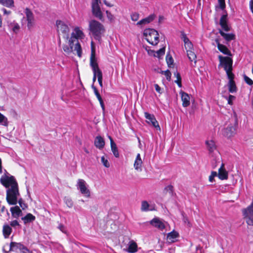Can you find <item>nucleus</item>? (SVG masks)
Returning a JSON list of instances; mask_svg holds the SVG:
<instances>
[{"label":"nucleus","mask_w":253,"mask_h":253,"mask_svg":"<svg viewBox=\"0 0 253 253\" xmlns=\"http://www.w3.org/2000/svg\"><path fill=\"white\" fill-rule=\"evenodd\" d=\"M5 170V173L0 179V183L6 188V201L10 205H15L18 202V197L19 196L18 183L13 176H8Z\"/></svg>","instance_id":"f257e3e1"},{"label":"nucleus","mask_w":253,"mask_h":253,"mask_svg":"<svg viewBox=\"0 0 253 253\" xmlns=\"http://www.w3.org/2000/svg\"><path fill=\"white\" fill-rule=\"evenodd\" d=\"M89 34L94 38L99 41L105 32L104 26L95 20H91L89 23Z\"/></svg>","instance_id":"f03ea898"},{"label":"nucleus","mask_w":253,"mask_h":253,"mask_svg":"<svg viewBox=\"0 0 253 253\" xmlns=\"http://www.w3.org/2000/svg\"><path fill=\"white\" fill-rule=\"evenodd\" d=\"M144 36L146 41L150 44L155 45L159 42V35L157 31L152 29L145 30Z\"/></svg>","instance_id":"7ed1b4c3"},{"label":"nucleus","mask_w":253,"mask_h":253,"mask_svg":"<svg viewBox=\"0 0 253 253\" xmlns=\"http://www.w3.org/2000/svg\"><path fill=\"white\" fill-rule=\"evenodd\" d=\"M218 59L219 60V67L221 66L224 68L227 76L233 75L232 72L233 60L232 58L229 57L219 55Z\"/></svg>","instance_id":"20e7f679"},{"label":"nucleus","mask_w":253,"mask_h":253,"mask_svg":"<svg viewBox=\"0 0 253 253\" xmlns=\"http://www.w3.org/2000/svg\"><path fill=\"white\" fill-rule=\"evenodd\" d=\"M56 24L58 35H62L64 38L68 40L69 39L70 32V29L68 25L64 22L61 20H57Z\"/></svg>","instance_id":"39448f33"},{"label":"nucleus","mask_w":253,"mask_h":253,"mask_svg":"<svg viewBox=\"0 0 253 253\" xmlns=\"http://www.w3.org/2000/svg\"><path fill=\"white\" fill-rule=\"evenodd\" d=\"M242 211L247 223L249 225L253 226V200L251 205Z\"/></svg>","instance_id":"423d86ee"},{"label":"nucleus","mask_w":253,"mask_h":253,"mask_svg":"<svg viewBox=\"0 0 253 253\" xmlns=\"http://www.w3.org/2000/svg\"><path fill=\"white\" fill-rule=\"evenodd\" d=\"M77 187L81 193L86 197H90V191L86 187L85 181L82 179H79L77 184Z\"/></svg>","instance_id":"0eeeda50"},{"label":"nucleus","mask_w":253,"mask_h":253,"mask_svg":"<svg viewBox=\"0 0 253 253\" xmlns=\"http://www.w3.org/2000/svg\"><path fill=\"white\" fill-rule=\"evenodd\" d=\"M84 34L82 30L79 27H76L74 32L71 34V37L69 39L70 44L74 43L76 42H78L79 39H83Z\"/></svg>","instance_id":"6e6552de"},{"label":"nucleus","mask_w":253,"mask_h":253,"mask_svg":"<svg viewBox=\"0 0 253 253\" xmlns=\"http://www.w3.org/2000/svg\"><path fill=\"white\" fill-rule=\"evenodd\" d=\"M99 2H91L92 12L93 15L101 21L104 20L102 12L99 5Z\"/></svg>","instance_id":"1a4fd4ad"},{"label":"nucleus","mask_w":253,"mask_h":253,"mask_svg":"<svg viewBox=\"0 0 253 253\" xmlns=\"http://www.w3.org/2000/svg\"><path fill=\"white\" fill-rule=\"evenodd\" d=\"M237 126V123L235 122L233 124L229 125L222 130L223 135L228 138L233 136L236 133Z\"/></svg>","instance_id":"9d476101"},{"label":"nucleus","mask_w":253,"mask_h":253,"mask_svg":"<svg viewBox=\"0 0 253 253\" xmlns=\"http://www.w3.org/2000/svg\"><path fill=\"white\" fill-rule=\"evenodd\" d=\"M26 18L27 21V27L28 29H31L35 25V20L34 15L32 11L28 8L25 9Z\"/></svg>","instance_id":"9b49d317"},{"label":"nucleus","mask_w":253,"mask_h":253,"mask_svg":"<svg viewBox=\"0 0 253 253\" xmlns=\"http://www.w3.org/2000/svg\"><path fill=\"white\" fill-rule=\"evenodd\" d=\"M144 116L147 119V123L152 125L157 130H160L161 128L158 121L156 120L155 116L153 114H149L147 112L144 113Z\"/></svg>","instance_id":"f8f14e48"},{"label":"nucleus","mask_w":253,"mask_h":253,"mask_svg":"<svg viewBox=\"0 0 253 253\" xmlns=\"http://www.w3.org/2000/svg\"><path fill=\"white\" fill-rule=\"evenodd\" d=\"M90 65L92 68L93 72L101 71L99 68L97 61L95 58V51L94 48L92 47L91 53L90 58Z\"/></svg>","instance_id":"ddd939ff"},{"label":"nucleus","mask_w":253,"mask_h":253,"mask_svg":"<svg viewBox=\"0 0 253 253\" xmlns=\"http://www.w3.org/2000/svg\"><path fill=\"white\" fill-rule=\"evenodd\" d=\"M180 94L181 95V100L182 101V106L184 107H187L188 106H189V105L190 104V95L188 93H187L183 91H181L180 92Z\"/></svg>","instance_id":"4468645a"},{"label":"nucleus","mask_w":253,"mask_h":253,"mask_svg":"<svg viewBox=\"0 0 253 253\" xmlns=\"http://www.w3.org/2000/svg\"><path fill=\"white\" fill-rule=\"evenodd\" d=\"M228 78L229 79V82H228V86H229V91L231 93H233L236 91V86L235 84V83L233 79L234 78V74L233 75H228L227 76Z\"/></svg>","instance_id":"2eb2a0df"},{"label":"nucleus","mask_w":253,"mask_h":253,"mask_svg":"<svg viewBox=\"0 0 253 253\" xmlns=\"http://www.w3.org/2000/svg\"><path fill=\"white\" fill-rule=\"evenodd\" d=\"M143 161L141 158L140 154H137L134 163V168L135 170L138 171H142Z\"/></svg>","instance_id":"dca6fc26"},{"label":"nucleus","mask_w":253,"mask_h":253,"mask_svg":"<svg viewBox=\"0 0 253 253\" xmlns=\"http://www.w3.org/2000/svg\"><path fill=\"white\" fill-rule=\"evenodd\" d=\"M21 244L19 243L12 242L9 245V248L8 250L6 251L5 250V248L6 247H9V245L8 244H6L3 247L2 251L4 252V253H8L10 251H14L16 249H18V248H19Z\"/></svg>","instance_id":"f3484780"},{"label":"nucleus","mask_w":253,"mask_h":253,"mask_svg":"<svg viewBox=\"0 0 253 253\" xmlns=\"http://www.w3.org/2000/svg\"><path fill=\"white\" fill-rule=\"evenodd\" d=\"M150 223L153 226L160 229H163L165 228V224L163 221L159 218H154L151 221Z\"/></svg>","instance_id":"a211bd4d"},{"label":"nucleus","mask_w":253,"mask_h":253,"mask_svg":"<svg viewBox=\"0 0 253 253\" xmlns=\"http://www.w3.org/2000/svg\"><path fill=\"white\" fill-rule=\"evenodd\" d=\"M227 15L223 14L220 18L219 24L222 29L226 32L230 30V27L227 24Z\"/></svg>","instance_id":"6ab92c4d"},{"label":"nucleus","mask_w":253,"mask_h":253,"mask_svg":"<svg viewBox=\"0 0 253 253\" xmlns=\"http://www.w3.org/2000/svg\"><path fill=\"white\" fill-rule=\"evenodd\" d=\"M215 42L217 43V48L220 52L228 56L232 55L230 51L227 48V47L225 45L220 43L218 39L215 40Z\"/></svg>","instance_id":"aec40b11"},{"label":"nucleus","mask_w":253,"mask_h":253,"mask_svg":"<svg viewBox=\"0 0 253 253\" xmlns=\"http://www.w3.org/2000/svg\"><path fill=\"white\" fill-rule=\"evenodd\" d=\"M224 165L221 164L220 168L218 169V176L221 180L227 179L228 178V172L224 169Z\"/></svg>","instance_id":"412c9836"},{"label":"nucleus","mask_w":253,"mask_h":253,"mask_svg":"<svg viewBox=\"0 0 253 253\" xmlns=\"http://www.w3.org/2000/svg\"><path fill=\"white\" fill-rule=\"evenodd\" d=\"M179 236L178 233L174 231H173L168 234L167 240L169 243H172L177 241V238Z\"/></svg>","instance_id":"4be33fe9"},{"label":"nucleus","mask_w":253,"mask_h":253,"mask_svg":"<svg viewBox=\"0 0 253 253\" xmlns=\"http://www.w3.org/2000/svg\"><path fill=\"white\" fill-rule=\"evenodd\" d=\"M94 145L97 148L102 149L105 145L103 138L100 136H96L94 140Z\"/></svg>","instance_id":"5701e85b"},{"label":"nucleus","mask_w":253,"mask_h":253,"mask_svg":"<svg viewBox=\"0 0 253 253\" xmlns=\"http://www.w3.org/2000/svg\"><path fill=\"white\" fill-rule=\"evenodd\" d=\"M12 215L13 217L17 218L22 214V211L18 206H15L10 208Z\"/></svg>","instance_id":"b1692460"},{"label":"nucleus","mask_w":253,"mask_h":253,"mask_svg":"<svg viewBox=\"0 0 253 253\" xmlns=\"http://www.w3.org/2000/svg\"><path fill=\"white\" fill-rule=\"evenodd\" d=\"M92 88L93 89L94 92L97 98L98 101H99L100 104L101 105V107L102 109V110L104 111L105 110V105L103 101V99L100 95L99 93L98 92L96 87L94 86L93 85H92Z\"/></svg>","instance_id":"393cba45"},{"label":"nucleus","mask_w":253,"mask_h":253,"mask_svg":"<svg viewBox=\"0 0 253 253\" xmlns=\"http://www.w3.org/2000/svg\"><path fill=\"white\" fill-rule=\"evenodd\" d=\"M155 18V16L154 15H149L148 17L144 18L137 23V25H145L146 24L149 23L151 21H152Z\"/></svg>","instance_id":"a878e982"},{"label":"nucleus","mask_w":253,"mask_h":253,"mask_svg":"<svg viewBox=\"0 0 253 253\" xmlns=\"http://www.w3.org/2000/svg\"><path fill=\"white\" fill-rule=\"evenodd\" d=\"M128 247L127 249V251L128 253H134L137 251V244L133 242V241H131L128 243Z\"/></svg>","instance_id":"bb28decb"},{"label":"nucleus","mask_w":253,"mask_h":253,"mask_svg":"<svg viewBox=\"0 0 253 253\" xmlns=\"http://www.w3.org/2000/svg\"><path fill=\"white\" fill-rule=\"evenodd\" d=\"M219 32L220 34L224 38V39L227 42L235 39V36L233 34H226L221 30H219Z\"/></svg>","instance_id":"cd10ccee"},{"label":"nucleus","mask_w":253,"mask_h":253,"mask_svg":"<svg viewBox=\"0 0 253 253\" xmlns=\"http://www.w3.org/2000/svg\"><path fill=\"white\" fill-rule=\"evenodd\" d=\"M0 3L7 7H13L14 6L13 0H0Z\"/></svg>","instance_id":"c85d7f7f"},{"label":"nucleus","mask_w":253,"mask_h":253,"mask_svg":"<svg viewBox=\"0 0 253 253\" xmlns=\"http://www.w3.org/2000/svg\"><path fill=\"white\" fill-rule=\"evenodd\" d=\"M12 231L11 228L8 225H4L3 227V234L5 238L9 237Z\"/></svg>","instance_id":"c756f323"},{"label":"nucleus","mask_w":253,"mask_h":253,"mask_svg":"<svg viewBox=\"0 0 253 253\" xmlns=\"http://www.w3.org/2000/svg\"><path fill=\"white\" fill-rule=\"evenodd\" d=\"M25 224L32 222L35 219V216L31 213H28L25 216L22 218Z\"/></svg>","instance_id":"7c9ffc66"},{"label":"nucleus","mask_w":253,"mask_h":253,"mask_svg":"<svg viewBox=\"0 0 253 253\" xmlns=\"http://www.w3.org/2000/svg\"><path fill=\"white\" fill-rule=\"evenodd\" d=\"M187 56L189 60L191 62L194 61L195 64L196 63V55L194 52L191 50H187Z\"/></svg>","instance_id":"2f4dec72"},{"label":"nucleus","mask_w":253,"mask_h":253,"mask_svg":"<svg viewBox=\"0 0 253 253\" xmlns=\"http://www.w3.org/2000/svg\"><path fill=\"white\" fill-rule=\"evenodd\" d=\"M206 143L207 145L208 149L210 152H213L216 149V146L214 142L212 140L207 141Z\"/></svg>","instance_id":"473e14b6"},{"label":"nucleus","mask_w":253,"mask_h":253,"mask_svg":"<svg viewBox=\"0 0 253 253\" xmlns=\"http://www.w3.org/2000/svg\"><path fill=\"white\" fill-rule=\"evenodd\" d=\"M111 148L114 156L116 158H118L119 157V153L117 145L114 141H112V144H111Z\"/></svg>","instance_id":"72a5a7b5"},{"label":"nucleus","mask_w":253,"mask_h":253,"mask_svg":"<svg viewBox=\"0 0 253 253\" xmlns=\"http://www.w3.org/2000/svg\"><path fill=\"white\" fill-rule=\"evenodd\" d=\"M74 43H75V44H74L75 47H74V51H76L78 56L79 57H81L82 56V48H81V45L80 44L79 42H76Z\"/></svg>","instance_id":"f704fd0d"},{"label":"nucleus","mask_w":253,"mask_h":253,"mask_svg":"<svg viewBox=\"0 0 253 253\" xmlns=\"http://www.w3.org/2000/svg\"><path fill=\"white\" fill-rule=\"evenodd\" d=\"M69 47L66 45H64L63 47V50L67 54L70 53L73 51L74 43L70 44L69 42Z\"/></svg>","instance_id":"c9c22d12"},{"label":"nucleus","mask_w":253,"mask_h":253,"mask_svg":"<svg viewBox=\"0 0 253 253\" xmlns=\"http://www.w3.org/2000/svg\"><path fill=\"white\" fill-rule=\"evenodd\" d=\"M165 47H164L161 48L160 49L158 50L156 52L155 51V53H156L155 57H157L159 59H161V57L162 56H163L165 54Z\"/></svg>","instance_id":"e433bc0d"},{"label":"nucleus","mask_w":253,"mask_h":253,"mask_svg":"<svg viewBox=\"0 0 253 253\" xmlns=\"http://www.w3.org/2000/svg\"><path fill=\"white\" fill-rule=\"evenodd\" d=\"M0 124L7 126L8 125V121L7 118L0 113Z\"/></svg>","instance_id":"4c0bfd02"},{"label":"nucleus","mask_w":253,"mask_h":253,"mask_svg":"<svg viewBox=\"0 0 253 253\" xmlns=\"http://www.w3.org/2000/svg\"><path fill=\"white\" fill-rule=\"evenodd\" d=\"M101 161L104 167L107 168L110 167V163L108 162L106 157L104 156H102L101 157Z\"/></svg>","instance_id":"58836bf2"},{"label":"nucleus","mask_w":253,"mask_h":253,"mask_svg":"<svg viewBox=\"0 0 253 253\" xmlns=\"http://www.w3.org/2000/svg\"><path fill=\"white\" fill-rule=\"evenodd\" d=\"M166 61L168 66L170 67V66L173 64V60L172 56L169 54H167L166 56Z\"/></svg>","instance_id":"ea45409f"},{"label":"nucleus","mask_w":253,"mask_h":253,"mask_svg":"<svg viewBox=\"0 0 253 253\" xmlns=\"http://www.w3.org/2000/svg\"><path fill=\"white\" fill-rule=\"evenodd\" d=\"M149 207V204L146 201H143L141 204V210L142 211H148Z\"/></svg>","instance_id":"a19ab883"},{"label":"nucleus","mask_w":253,"mask_h":253,"mask_svg":"<svg viewBox=\"0 0 253 253\" xmlns=\"http://www.w3.org/2000/svg\"><path fill=\"white\" fill-rule=\"evenodd\" d=\"M65 202L66 204V205L69 208H71L73 206V202L72 200L70 198H65Z\"/></svg>","instance_id":"79ce46f5"},{"label":"nucleus","mask_w":253,"mask_h":253,"mask_svg":"<svg viewBox=\"0 0 253 253\" xmlns=\"http://www.w3.org/2000/svg\"><path fill=\"white\" fill-rule=\"evenodd\" d=\"M139 15L138 13L136 12H134L131 14V20L133 21H136L139 19Z\"/></svg>","instance_id":"37998d69"},{"label":"nucleus","mask_w":253,"mask_h":253,"mask_svg":"<svg viewBox=\"0 0 253 253\" xmlns=\"http://www.w3.org/2000/svg\"><path fill=\"white\" fill-rule=\"evenodd\" d=\"M225 98L227 100L228 103L229 105H232L233 101L235 99V97L232 95H229L228 98L227 97H225Z\"/></svg>","instance_id":"c03bdc74"},{"label":"nucleus","mask_w":253,"mask_h":253,"mask_svg":"<svg viewBox=\"0 0 253 253\" xmlns=\"http://www.w3.org/2000/svg\"><path fill=\"white\" fill-rule=\"evenodd\" d=\"M217 175V173L216 171H212L211 173V174L209 176V181L211 182H212L214 180V177L216 176Z\"/></svg>","instance_id":"a18cd8bd"},{"label":"nucleus","mask_w":253,"mask_h":253,"mask_svg":"<svg viewBox=\"0 0 253 253\" xmlns=\"http://www.w3.org/2000/svg\"><path fill=\"white\" fill-rule=\"evenodd\" d=\"M182 214L183 215V222L187 224L189 227H190L191 226V224L190 221H189L188 217L186 216H185L183 213H182Z\"/></svg>","instance_id":"49530a36"},{"label":"nucleus","mask_w":253,"mask_h":253,"mask_svg":"<svg viewBox=\"0 0 253 253\" xmlns=\"http://www.w3.org/2000/svg\"><path fill=\"white\" fill-rule=\"evenodd\" d=\"M164 74L166 77L167 80L170 81V78H171V75L170 72L169 70L164 71Z\"/></svg>","instance_id":"de8ad7c7"},{"label":"nucleus","mask_w":253,"mask_h":253,"mask_svg":"<svg viewBox=\"0 0 253 253\" xmlns=\"http://www.w3.org/2000/svg\"><path fill=\"white\" fill-rule=\"evenodd\" d=\"M98 81L99 85L102 86V72H99L98 74Z\"/></svg>","instance_id":"09e8293b"},{"label":"nucleus","mask_w":253,"mask_h":253,"mask_svg":"<svg viewBox=\"0 0 253 253\" xmlns=\"http://www.w3.org/2000/svg\"><path fill=\"white\" fill-rule=\"evenodd\" d=\"M181 39L183 40V42H184V44L187 43L188 42H190L189 40V39L187 37L185 34L184 33H182L181 35Z\"/></svg>","instance_id":"8fccbe9b"},{"label":"nucleus","mask_w":253,"mask_h":253,"mask_svg":"<svg viewBox=\"0 0 253 253\" xmlns=\"http://www.w3.org/2000/svg\"><path fill=\"white\" fill-rule=\"evenodd\" d=\"M244 80L246 83L249 85H252L253 84V81L246 75L244 76Z\"/></svg>","instance_id":"3c124183"},{"label":"nucleus","mask_w":253,"mask_h":253,"mask_svg":"<svg viewBox=\"0 0 253 253\" xmlns=\"http://www.w3.org/2000/svg\"><path fill=\"white\" fill-rule=\"evenodd\" d=\"M18 203L23 210H25V209L27 208V205L23 202V200L22 199H20L18 200Z\"/></svg>","instance_id":"603ef678"},{"label":"nucleus","mask_w":253,"mask_h":253,"mask_svg":"<svg viewBox=\"0 0 253 253\" xmlns=\"http://www.w3.org/2000/svg\"><path fill=\"white\" fill-rule=\"evenodd\" d=\"M193 47L192 43L191 42H188L185 44V47L186 50H191Z\"/></svg>","instance_id":"864d4df0"},{"label":"nucleus","mask_w":253,"mask_h":253,"mask_svg":"<svg viewBox=\"0 0 253 253\" xmlns=\"http://www.w3.org/2000/svg\"><path fill=\"white\" fill-rule=\"evenodd\" d=\"M220 7L222 10L224 9L225 7V0H218Z\"/></svg>","instance_id":"5fc2aeb1"},{"label":"nucleus","mask_w":253,"mask_h":253,"mask_svg":"<svg viewBox=\"0 0 253 253\" xmlns=\"http://www.w3.org/2000/svg\"><path fill=\"white\" fill-rule=\"evenodd\" d=\"M5 211H6V214L8 215L9 212L8 211L5 210V207L4 206L0 207V214L1 216V213H4Z\"/></svg>","instance_id":"6e6d98bb"},{"label":"nucleus","mask_w":253,"mask_h":253,"mask_svg":"<svg viewBox=\"0 0 253 253\" xmlns=\"http://www.w3.org/2000/svg\"><path fill=\"white\" fill-rule=\"evenodd\" d=\"M20 29V26L18 25V23L14 24V25L12 28V30L14 32H16L17 31H18Z\"/></svg>","instance_id":"4d7b16f0"},{"label":"nucleus","mask_w":253,"mask_h":253,"mask_svg":"<svg viewBox=\"0 0 253 253\" xmlns=\"http://www.w3.org/2000/svg\"><path fill=\"white\" fill-rule=\"evenodd\" d=\"M106 13L108 18L109 20H112L113 19V15L108 10L106 11Z\"/></svg>","instance_id":"13d9d810"},{"label":"nucleus","mask_w":253,"mask_h":253,"mask_svg":"<svg viewBox=\"0 0 253 253\" xmlns=\"http://www.w3.org/2000/svg\"><path fill=\"white\" fill-rule=\"evenodd\" d=\"M148 54L150 56H153L155 57L156 53L153 50L149 49L147 50Z\"/></svg>","instance_id":"bf43d9fd"},{"label":"nucleus","mask_w":253,"mask_h":253,"mask_svg":"<svg viewBox=\"0 0 253 253\" xmlns=\"http://www.w3.org/2000/svg\"><path fill=\"white\" fill-rule=\"evenodd\" d=\"M154 86L156 90L158 92H159V93H162L161 88L159 86V85L158 84H155Z\"/></svg>","instance_id":"052dcab7"},{"label":"nucleus","mask_w":253,"mask_h":253,"mask_svg":"<svg viewBox=\"0 0 253 253\" xmlns=\"http://www.w3.org/2000/svg\"><path fill=\"white\" fill-rule=\"evenodd\" d=\"M10 225L13 227H15L16 226L19 225V223L17 220H14L11 222Z\"/></svg>","instance_id":"680f3d73"},{"label":"nucleus","mask_w":253,"mask_h":253,"mask_svg":"<svg viewBox=\"0 0 253 253\" xmlns=\"http://www.w3.org/2000/svg\"><path fill=\"white\" fill-rule=\"evenodd\" d=\"M99 71L98 72H93V82H95V81H96V77L98 78V73H99Z\"/></svg>","instance_id":"e2e57ef3"},{"label":"nucleus","mask_w":253,"mask_h":253,"mask_svg":"<svg viewBox=\"0 0 253 253\" xmlns=\"http://www.w3.org/2000/svg\"><path fill=\"white\" fill-rule=\"evenodd\" d=\"M2 11H3L4 15H8L11 13L10 11H8L4 8L2 9Z\"/></svg>","instance_id":"0e129e2a"},{"label":"nucleus","mask_w":253,"mask_h":253,"mask_svg":"<svg viewBox=\"0 0 253 253\" xmlns=\"http://www.w3.org/2000/svg\"><path fill=\"white\" fill-rule=\"evenodd\" d=\"M58 228L61 230L62 232L65 233V231L64 230L65 227L63 224H60L58 226Z\"/></svg>","instance_id":"69168bd1"},{"label":"nucleus","mask_w":253,"mask_h":253,"mask_svg":"<svg viewBox=\"0 0 253 253\" xmlns=\"http://www.w3.org/2000/svg\"><path fill=\"white\" fill-rule=\"evenodd\" d=\"M175 82L177 84L179 87H181L182 86L181 79L176 80Z\"/></svg>","instance_id":"338daca9"},{"label":"nucleus","mask_w":253,"mask_h":253,"mask_svg":"<svg viewBox=\"0 0 253 253\" xmlns=\"http://www.w3.org/2000/svg\"><path fill=\"white\" fill-rule=\"evenodd\" d=\"M174 75L176 77L177 80L181 79L180 75L178 72H175L174 73Z\"/></svg>","instance_id":"774afa93"}]
</instances>
